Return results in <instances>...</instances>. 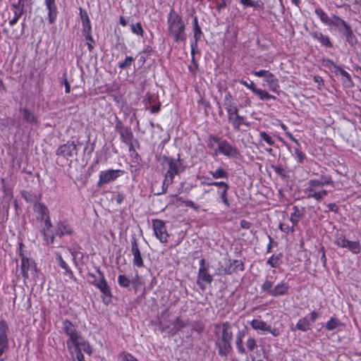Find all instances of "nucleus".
<instances>
[{
    "label": "nucleus",
    "mask_w": 361,
    "mask_h": 361,
    "mask_svg": "<svg viewBox=\"0 0 361 361\" xmlns=\"http://www.w3.org/2000/svg\"><path fill=\"white\" fill-rule=\"evenodd\" d=\"M293 212L290 214V220L293 224V226H297L300 218L302 217V214L298 207L296 206H294L293 207Z\"/></svg>",
    "instance_id": "obj_32"
},
{
    "label": "nucleus",
    "mask_w": 361,
    "mask_h": 361,
    "mask_svg": "<svg viewBox=\"0 0 361 361\" xmlns=\"http://www.w3.org/2000/svg\"><path fill=\"white\" fill-rule=\"evenodd\" d=\"M246 345L250 351H252L257 347L256 340L253 337H249L246 341Z\"/></svg>",
    "instance_id": "obj_48"
},
{
    "label": "nucleus",
    "mask_w": 361,
    "mask_h": 361,
    "mask_svg": "<svg viewBox=\"0 0 361 361\" xmlns=\"http://www.w3.org/2000/svg\"><path fill=\"white\" fill-rule=\"evenodd\" d=\"M149 109H148L152 114H157L160 111L161 103L159 101H155L152 104L149 105Z\"/></svg>",
    "instance_id": "obj_50"
},
{
    "label": "nucleus",
    "mask_w": 361,
    "mask_h": 361,
    "mask_svg": "<svg viewBox=\"0 0 361 361\" xmlns=\"http://www.w3.org/2000/svg\"><path fill=\"white\" fill-rule=\"evenodd\" d=\"M8 325L5 320L0 321V356L8 348V340L7 336Z\"/></svg>",
    "instance_id": "obj_13"
},
{
    "label": "nucleus",
    "mask_w": 361,
    "mask_h": 361,
    "mask_svg": "<svg viewBox=\"0 0 361 361\" xmlns=\"http://www.w3.org/2000/svg\"><path fill=\"white\" fill-rule=\"evenodd\" d=\"M57 259L59 262V265L64 269L65 272L64 274L72 277L73 276V271L68 267V264L63 259L62 257L60 255H57Z\"/></svg>",
    "instance_id": "obj_37"
},
{
    "label": "nucleus",
    "mask_w": 361,
    "mask_h": 361,
    "mask_svg": "<svg viewBox=\"0 0 361 361\" xmlns=\"http://www.w3.org/2000/svg\"><path fill=\"white\" fill-rule=\"evenodd\" d=\"M164 161L167 164L169 169L166 173L163 183V193L166 192L168 186L173 183V178L178 173V168L180 165L179 159L164 157Z\"/></svg>",
    "instance_id": "obj_6"
},
{
    "label": "nucleus",
    "mask_w": 361,
    "mask_h": 361,
    "mask_svg": "<svg viewBox=\"0 0 361 361\" xmlns=\"http://www.w3.org/2000/svg\"><path fill=\"white\" fill-rule=\"evenodd\" d=\"M265 81L269 85L272 91H276V89L279 87L278 79L273 73L269 72L265 78Z\"/></svg>",
    "instance_id": "obj_30"
},
{
    "label": "nucleus",
    "mask_w": 361,
    "mask_h": 361,
    "mask_svg": "<svg viewBox=\"0 0 361 361\" xmlns=\"http://www.w3.org/2000/svg\"><path fill=\"white\" fill-rule=\"evenodd\" d=\"M130 29L133 34L140 37L143 36L144 30L140 23L130 24Z\"/></svg>",
    "instance_id": "obj_43"
},
{
    "label": "nucleus",
    "mask_w": 361,
    "mask_h": 361,
    "mask_svg": "<svg viewBox=\"0 0 361 361\" xmlns=\"http://www.w3.org/2000/svg\"><path fill=\"white\" fill-rule=\"evenodd\" d=\"M215 345L221 356H227L232 350L231 341L233 338L232 326L230 322L214 324Z\"/></svg>",
    "instance_id": "obj_1"
},
{
    "label": "nucleus",
    "mask_w": 361,
    "mask_h": 361,
    "mask_svg": "<svg viewBox=\"0 0 361 361\" xmlns=\"http://www.w3.org/2000/svg\"><path fill=\"white\" fill-rule=\"evenodd\" d=\"M269 73V71L267 70H260V71H253V74L257 77H264V78L267 77L268 73Z\"/></svg>",
    "instance_id": "obj_58"
},
{
    "label": "nucleus",
    "mask_w": 361,
    "mask_h": 361,
    "mask_svg": "<svg viewBox=\"0 0 361 361\" xmlns=\"http://www.w3.org/2000/svg\"><path fill=\"white\" fill-rule=\"evenodd\" d=\"M343 326L341 321L336 317H331V319L326 323L325 329L327 331H333Z\"/></svg>",
    "instance_id": "obj_26"
},
{
    "label": "nucleus",
    "mask_w": 361,
    "mask_h": 361,
    "mask_svg": "<svg viewBox=\"0 0 361 361\" xmlns=\"http://www.w3.org/2000/svg\"><path fill=\"white\" fill-rule=\"evenodd\" d=\"M62 329L68 337L66 343L67 348L71 352H72L73 348L78 349L82 348L86 353L89 355L92 353L91 346L82 338L72 322L67 319L64 320L62 323Z\"/></svg>",
    "instance_id": "obj_2"
},
{
    "label": "nucleus",
    "mask_w": 361,
    "mask_h": 361,
    "mask_svg": "<svg viewBox=\"0 0 361 361\" xmlns=\"http://www.w3.org/2000/svg\"><path fill=\"white\" fill-rule=\"evenodd\" d=\"M21 256V271L25 279H28L30 271L32 273L36 272L35 263L32 260L26 257L24 255L20 254Z\"/></svg>",
    "instance_id": "obj_14"
},
{
    "label": "nucleus",
    "mask_w": 361,
    "mask_h": 361,
    "mask_svg": "<svg viewBox=\"0 0 361 361\" xmlns=\"http://www.w3.org/2000/svg\"><path fill=\"white\" fill-rule=\"evenodd\" d=\"M154 235L161 243H166L169 234L166 231L165 223L162 220L155 219L152 221Z\"/></svg>",
    "instance_id": "obj_9"
},
{
    "label": "nucleus",
    "mask_w": 361,
    "mask_h": 361,
    "mask_svg": "<svg viewBox=\"0 0 361 361\" xmlns=\"http://www.w3.org/2000/svg\"><path fill=\"white\" fill-rule=\"evenodd\" d=\"M228 188H223L221 190H219L217 191L218 194L219 195L220 197H221V200L222 201V202L226 206V207H229L230 206V203H229V201H228Z\"/></svg>",
    "instance_id": "obj_40"
},
{
    "label": "nucleus",
    "mask_w": 361,
    "mask_h": 361,
    "mask_svg": "<svg viewBox=\"0 0 361 361\" xmlns=\"http://www.w3.org/2000/svg\"><path fill=\"white\" fill-rule=\"evenodd\" d=\"M209 174L215 179L227 178L228 173L222 168H218L215 171H210Z\"/></svg>",
    "instance_id": "obj_33"
},
{
    "label": "nucleus",
    "mask_w": 361,
    "mask_h": 361,
    "mask_svg": "<svg viewBox=\"0 0 361 361\" xmlns=\"http://www.w3.org/2000/svg\"><path fill=\"white\" fill-rule=\"evenodd\" d=\"M131 253L133 256V264L134 266L142 268L144 267V262L141 255L140 250L138 247L137 240L133 238L131 241Z\"/></svg>",
    "instance_id": "obj_15"
},
{
    "label": "nucleus",
    "mask_w": 361,
    "mask_h": 361,
    "mask_svg": "<svg viewBox=\"0 0 361 361\" xmlns=\"http://www.w3.org/2000/svg\"><path fill=\"white\" fill-rule=\"evenodd\" d=\"M332 183L331 178L326 176H321L319 179H311L304 189V193L307 198H313L316 201L320 202L328 195V191L322 188L324 185H331Z\"/></svg>",
    "instance_id": "obj_3"
},
{
    "label": "nucleus",
    "mask_w": 361,
    "mask_h": 361,
    "mask_svg": "<svg viewBox=\"0 0 361 361\" xmlns=\"http://www.w3.org/2000/svg\"><path fill=\"white\" fill-rule=\"evenodd\" d=\"M290 286L284 281H281L274 286V283L271 281H265L261 286L263 292L273 296L279 297L288 294Z\"/></svg>",
    "instance_id": "obj_5"
},
{
    "label": "nucleus",
    "mask_w": 361,
    "mask_h": 361,
    "mask_svg": "<svg viewBox=\"0 0 361 361\" xmlns=\"http://www.w3.org/2000/svg\"><path fill=\"white\" fill-rule=\"evenodd\" d=\"M124 198V195L122 192H118L116 197V202L118 204H121L123 202Z\"/></svg>",
    "instance_id": "obj_61"
},
{
    "label": "nucleus",
    "mask_w": 361,
    "mask_h": 361,
    "mask_svg": "<svg viewBox=\"0 0 361 361\" xmlns=\"http://www.w3.org/2000/svg\"><path fill=\"white\" fill-rule=\"evenodd\" d=\"M281 254H279L277 255H273L268 259L267 264L270 265L271 267L277 268L281 264Z\"/></svg>",
    "instance_id": "obj_35"
},
{
    "label": "nucleus",
    "mask_w": 361,
    "mask_h": 361,
    "mask_svg": "<svg viewBox=\"0 0 361 361\" xmlns=\"http://www.w3.org/2000/svg\"><path fill=\"white\" fill-rule=\"evenodd\" d=\"M235 339H236L235 343H236V347H237L238 351L240 354L245 353V350L243 345V339L240 338H237V337Z\"/></svg>",
    "instance_id": "obj_53"
},
{
    "label": "nucleus",
    "mask_w": 361,
    "mask_h": 361,
    "mask_svg": "<svg viewBox=\"0 0 361 361\" xmlns=\"http://www.w3.org/2000/svg\"><path fill=\"white\" fill-rule=\"evenodd\" d=\"M169 35L176 42L186 39L185 25L182 17L174 10H171L167 18Z\"/></svg>",
    "instance_id": "obj_4"
},
{
    "label": "nucleus",
    "mask_w": 361,
    "mask_h": 361,
    "mask_svg": "<svg viewBox=\"0 0 361 361\" xmlns=\"http://www.w3.org/2000/svg\"><path fill=\"white\" fill-rule=\"evenodd\" d=\"M330 25L336 27L343 35L351 27L348 23L336 15L331 16Z\"/></svg>",
    "instance_id": "obj_17"
},
{
    "label": "nucleus",
    "mask_w": 361,
    "mask_h": 361,
    "mask_svg": "<svg viewBox=\"0 0 361 361\" xmlns=\"http://www.w3.org/2000/svg\"><path fill=\"white\" fill-rule=\"evenodd\" d=\"M88 276L94 279V280L91 281L92 284L94 286H95V283H99V282L104 278V274L99 269H97V274L89 273Z\"/></svg>",
    "instance_id": "obj_41"
},
{
    "label": "nucleus",
    "mask_w": 361,
    "mask_h": 361,
    "mask_svg": "<svg viewBox=\"0 0 361 361\" xmlns=\"http://www.w3.org/2000/svg\"><path fill=\"white\" fill-rule=\"evenodd\" d=\"M23 119L31 124L37 123V118L35 116L27 109H23L22 110Z\"/></svg>",
    "instance_id": "obj_34"
},
{
    "label": "nucleus",
    "mask_w": 361,
    "mask_h": 361,
    "mask_svg": "<svg viewBox=\"0 0 361 361\" xmlns=\"http://www.w3.org/2000/svg\"><path fill=\"white\" fill-rule=\"evenodd\" d=\"M227 112H228V114L229 121H231L233 118H234V117L236 116L238 114V109H237L236 106H234L232 108L229 109L227 111Z\"/></svg>",
    "instance_id": "obj_55"
},
{
    "label": "nucleus",
    "mask_w": 361,
    "mask_h": 361,
    "mask_svg": "<svg viewBox=\"0 0 361 361\" xmlns=\"http://www.w3.org/2000/svg\"><path fill=\"white\" fill-rule=\"evenodd\" d=\"M217 149L220 153L227 157H235L238 154V150L226 142H219Z\"/></svg>",
    "instance_id": "obj_19"
},
{
    "label": "nucleus",
    "mask_w": 361,
    "mask_h": 361,
    "mask_svg": "<svg viewBox=\"0 0 361 361\" xmlns=\"http://www.w3.org/2000/svg\"><path fill=\"white\" fill-rule=\"evenodd\" d=\"M43 233V235H44V238L47 243V245L49 244H51L54 243V236L53 235H49L48 233H46V231L45 229L43 230L42 231Z\"/></svg>",
    "instance_id": "obj_57"
},
{
    "label": "nucleus",
    "mask_w": 361,
    "mask_h": 361,
    "mask_svg": "<svg viewBox=\"0 0 361 361\" xmlns=\"http://www.w3.org/2000/svg\"><path fill=\"white\" fill-rule=\"evenodd\" d=\"M44 2L48 10L49 23L52 24L55 22L58 13L56 0H44Z\"/></svg>",
    "instance_id": "obj_20"
},
{
    "label": "nucleus",
    "mask_w": 361,
    "mask_h": 361,
    "mask_svg": "<svg viewBox=\"0 0 361 361\" xmlns=\"http://www.w3.org/2000/svg\"><path fill=\"white\" fill-rule=\"evenodd\" d=\"M334 72L336 75L340 74L341 75V81L344 87L351 88L354 86L351 75L343 68L340 66H335Z\"/></svg>",
    "instance_id": "obj_18"
},
{
    "label": "nucleus",
    "mask_w": 361,
    "mask_h": 361,
    "mask_svg": "<svg viewBox=\"0 0 361 361\" xmlns=\"http://www.w3.org/2000/svg\"><path fill=\"white\" fill-rule=\"evenodd\" d=\"M133 61H134V59L133 56H127L126 58V59L124 60V61H123L118 64V67L121 69L127 68L131 66Z\"/></svg>",
    "instance_id": "obj_45"
},
{
    "label": "nucleus",
    "mask_w": 361,
    "mask_h": 361,
    "mask_svg": "<svg viewBox=\"0 0 361 361\" xmlns=\"http://www.w3.org/2000/svg\"><path fill=\"white\" fill-rule=\"evenodd\" d=\"M118 282L121 286L124 288H128L130 285V280L125 275H119Z\"/></svg>",
    "instance_id": "obj_44"
},
{
    "label": "nucleus",
    "mask_w": 361,
    "mask_h": 361,
    "mask_svg": "<svg viewBox=\"0 0 361 361\" xmlns=\"http://www.w3.org/2000/svg\"><path fill=\"white\" fill-rule=\"evenodd\" d=\"M229 262L230 267L228 269L225 270V274H229L235 271H243L244 269L243 264L240 260H233L232 262L229 261Z\"/></svg>",
    "instance_id": "obj_27"
},
{
    "label": "nucleus",
    "mask_w": 361,
    "mask_h": 361,
    "mask_svg": "<svg viewBox=\"0 0 361 361\" xmlns=\"http://www.w3.org/2000/svg\"><path fill=\"white\" fill-rule=\"evenodd\" d=\"M213 281L212 276L208 272V268L199 269L197 283L202 290L205 289L203 283H211Z\"/></svg>",
    "instance_id": "obj_16"
},
{
    "label": "nucleus",
    "mask_w": 361,
    "mask_h": 361,
    "mask_svg": "<svg viewBox=\"0 0 361 361\" xmlns=\"http://www.w3.org/2000/svg\"><path fill=\"white\" fill-rule=\"evenodd\" d=\"M80 10V16L82 20V26H83V33L85 37V39L88 41H91L94 42V39L91 35V23L89 16L86 11H85L81 7L79 8Z\"/></svg>",
    "instance_id": "obj_12"
},
{
    "label": "nucleus",
    "mask_w": 361,
    "mask_h": 361,
    "mask_svg": "<svg viewBox=\"0 0 361 361\" xmlns=\"http://www.w3.org/2000/svg\"><path fill=\"white\" fill-rule=\"evenodd\" d=\"M71 228L66 222H59L57 224L56 230V235L61 236L63 235L71 234Z\"/></svg>",
    "instance_id": "obj_25"
},
{
    "label": "nucleus",
    "mask_w": 361,
    "mask_h": 361,
    "mask_svg": "<svg viewBox=\"0 0 361 361\" xmlns=\"http://www.w3.org/2000/svg\"><path fill=\"white\" fill-rule=\"evenodd\" d=\"M253 92L257 94L262 100H269L270 99H275L276 97L273 95L269 94L267 91L261 89H254Z\"/></svg>",
    "instance_id": "obj_38"
},
{
    "label": "nucleus",
    "mask_w": 361,
    "mask_h": 361,
    "mask_svg": "<svg viewBox=\"0 0 361 361\" xmlns=\"http://www.w3.org/2000/svg\"><path fill=\"white\" fill-rule=\"evenodd\" d=\"M118 361H138V360L130 353L123 351L118 354Z\"/></svg>",
    "instance_id": "obj_39"
},
{
    "label": "nucleus",
    "mask_w": 361,
    "mask_h": 361,
    "mask_svg": "<svg viewBox=\"0 0 361 361\" xmlns=\"http://www.w3.org/2000/svg\"><path fill=\"white\" fill-rule=\"evenodd\" d=\"M231 121L235 128H239L240 125L244 123V118L238 114Z\"/></svg>",
    "instance_id": "obj_49"
},
{
    "label": "nucleus",
    "mask_w": 361,
    "mask_h": 361,
    "mask_svg": "<svg viewBox=\"0 0 361 361\" xmlns=\"http://www.w3.org/2000/svg\"><path fill=\"white\" fill-rule=\"evenodd\" d=\"M315 13L324 24L330 25L331 17H329L328 15L321 8H316Z\"/></svg>",
    "instance_id": "obj_31"
},
{
    "label": "nucleus",
    "mask_w": 361,
    "mask_h": 361,
    "mask_svg": "<svg viewBox=\"0 0 361 361\" xmlns=\"http://www.w3.org/2000/svg\"><path fill=\"white\" fill-rule=\"evenodd\" d=\"M250 324L252 328L257 331L258 333L262 332L264 334L267 331H270V325L267 324V322L258 319H252L250 322Z\"/></svg>",
    "instance_id": "obj_22"
},
{
    "label": "nucleus",
    "mask_w": 361,
    "mask_h": 361,
    "mask_svg": "<svg viewBox=\"0 0 361 361\" xmlns=\"http://www.w3.org/2000/svg\"><path fill=\"white\" fill-rule=\"evenodd\" d=\"M123 174V171L120 169H109L106 171H102L99 175L97 185L101 187L104 185L113 182Z\"/></svg>",
    "instance_id": "obj_8"
},
{
    "label": "nucleus",
    "mask_w": 361,
    "mask_h": 361,
    "mask_svg": "<svg viewBox=\"0 0 361 361\" xmlns=\"http://www.w3.org/2000/svg\"><path fill=\"white\" fill-rule=\"evenodd\" d=\"M310 35L314 39L318 40L322 46L328 48H331L333 47V44L330 41L329 37L328 36L324 35L322 32H310Z\"/></svg>",
    "instance_id": "obj_23"
},
{
    "label": "nucleus",
    "mask_w": 361,
    "mask_h": 361,
    "mask_svg": "<svg viewBox=\"0 0 361 361\" xmlns=\"http://www.w3.org/2000/svg\"><path fill=\"white\" fill-rule=\"evenodd\" d=\"M43 221H44L45 227L47 229H49L51 227V220L49 218V215L48 216L44 218Z\"/></svg>",
    "instance_id": "obj_62"
},
{
    "label": "nucleus",
    "mask_w": 361,
    "mask_h": 361,
    "mask_svg": "<svg viewBox=\"0 0 361 361\" xmlns=\"http://www.w3.org/2000/svg\"><path fill=\"white\" fill-rule=\"evenodd\" d=\"M95 286L99 289V290L105 295H110L111 290L107 285L105 278L99 282V283H95Z\"/></svg>",
    "instance_id": "obj_36"
},
{
    "label": "nucleus",
    "mask_w": 361,
    "mask_h": 361,
    "mask_svg": "<svg viewBox=\"0 0 361 361\" xmlns=\"http://www.w3.org/2000/svg\"><path fill=\"white\" fill-rule=\"evenodd\" d=\"M295 154L296 157L298 158V161L300 163L303 162L304 159H305V155L300 150H299L298 149H296L295 151Z\"/></svg>",
    "instance_id": "obj_59"
},
{
    "label": "nucleus",
    "mask_w": 361,
    "mask_h": 361,
    "mask_svg": "<svg viewBox=\"0 0 361 361\" xmlns=\"http://www.w3.org/2000/svg\"><path fill=\"white\" fill-rule=\"evenodd\" d=\"M294 227L295 226H293V225L292 227L290 228L288 224H280V225H279L280 230L286 233H289L290 232H293Z\"/></svg>",
    "instance_id": "obj_54"
},
{
    "label": "nucleus",
    "mask_w": 361,
    "mask_h": 361,
    "mask_svg": "<svg viewBox=\"0 0 361 361\" xmlns=\"http://www.w3.org/2000/svg\"><path fill=\"white\" fill-rule=\"evenodd\" d=\"M34 210L40 215L41 220L49 216V210L44 204L36 203L34 205Z\"/></svg>",
    "instance_id": "obj_28"
},
{
    "label": "nucleus",
    "mask_w": 361,
    "mask_h": 361,
    "mask_svg": "<svg viewBox=\"0 0 361 361\" xmlns=\"http://www.w3.org/2000/svg\"><path fill=\"white\" fill-rule=\"evenodd\" d=\"M183 204L185 206L192 208L195 211H197L199 209V207L195 204V202L192 200H187L183 201Z\"/></svg>",
    "instance_id": "obj_56"
},
{
    "label": "nucleus",
    "mask_w": 361,
    "mask_h": 361,
    "mask_svg": "<svg viewBox=\"0 0 361 361\" xmlns=\"http://www.w3.org/2000/svg\"><path fill=\"white\" fill-rule=\"evenodd\" d=\"M327 207L329 209V210L331 212H338V206L334 203H330L327 205Z\"/></svg>",
    "instance_id": "obj_64"
},
{
    "label": "nucleus",
    "mask_w": 361,
    "mask_h": 361,
    "mask_svg": "<svg viewBox=\"0 0 361 361\" xmlns=\"http://www.w3.org/2000/svg\"><path fill=\"white\" fill-rule=\"evenodd\" d=\"M205 185H214L219 188V190L222 189L223 188H229L227 183L224 181H215V182H208V183H203Z\"/></svg>",
    "instance_id": "obj_47"
},
{
    "label": "nucleus",
    "mask_w": 361,
    "mask_h": 361,
    "mask_svg": "<svg viewBox=\"0 0 361 361\" xmlns=\"http://www.w3.org/2000/svg\"><path fill=\"white\" fill-rule=\"evenodd\" d=\"M193 32L195 40L191 43L192 54L194 53V51L197 49V42L201 39V37L202 35V32L201 27L198 24L197 18L196 16H195L193 19Z\"/></svg>",
    "instance_id": "obj_21"
},
{
    "label": "nucleus",
    "mask_w": 361,
    "mask_h": 361,
    "mask_svg": "<svg viewBox=\"0 0 361 361\" xmlns=\"http://www.w3.org/2000/svg\"><path fill=\"white\" fill-rule=\"evenodd\" d=\"M334 243L342 248H346L353 254H358L361 251V246L358 241H350L346 239L342 233H337Z\"/></svg>",
    "instance_id": "obj_7"
},
{
    "label": "nucleus",
    "mask_w": 361,
    "mask_h": 361,
    "mask_svg": "<svg viewBox=\"0 0 361 361\" xmlns=\"http://www.w3.org/2000/svg\"><path fill=\"white\" fill-rule=\"evenodd\" d=\"M160 325L163 329H170L172 334H176L185 326V323L178 317H176L169 322H166L164 319H161Z\"/></svg>",
    "instance_id": "obj_11"
},
{
    "label": "nucleus",
    "mask_w": 361,
    "mask_h": 361,
    "mask_svg": "<svg viewBox=\"0 0 361 361\" xmlns=\"http://www.w3.org/2000/svg\"><path fill=\"white\" fill-rule=\"evenodd\" d=\"M77 147L74 142H68L67 143L60 146L56 152L59 157H62L66 159L73 158L77 154Z\"/></svg>",
    "instance_id": "obj_10"
},
{
    "label": "nucleus",
    "mask_w": 361,
    "mask_h": 361,
    "mask_svg": "<svg viewBox=\"0 0 361 361\" xmlns=\"http://www.w3.org/2000/svg\"><path fill=\"white\" fill-rule=\"evenodd\" d=\"M319 317V314L318 312L313 311L310 313V319L312 322H314L316 319Z\"/></svg>",
    "instance_id": "obj_63"
},
{
    "label": "nucleus",
    "mask_w": 361,
    "mask_h": 361,
    "mask_svg": "<svg viewBox=\"0 0 361 361\" xmlns=\"http://www.w3.org/2000/svg\"><path fill=\"white\" fill-rule=\"evenodd\" d=\"M345 37L346 41L351 46H353L357 43V39L353 32L351 27L343 35Z\"/></svg>",
    "instance_id": "obj_42"
},
{
    "label": "nucleus",
    "mask_w": 361,
    "mask_h": 361,
    "mask_svg": "<svg viewBox=\"0 0 361 361\" xmlns=\"http://www.w3.org/2000/svg\"><path fill=\"white\" fill-rule=\"evenodd\" d=\"M25 0H18L16 3H13L11 5V10L14 16L19 18H21L25 12Z\"/></svg>",
    "instance_id": "obj_24"
},
{
    "label": "nucleus",
    "mask_w": 361,
    "mask_h": 361,
    "mask_svg": "<svg viewBox=\"0 0 361 361\" xmlns=\"http://www.w3.org/2000/svg\"><path fill=\"white\" fill-rule=\"evenodd\" d=\"M296 329L301 331H307L311 329V324L307 317L300 318L296 324Z\"/></svg>",
    "instance_id": "obj_29"
},
{
    "label": "nucleus",
    "mask_w": 361,
    "mask_h": 361,
    "mask_svg": "<svg viewBox=\"0 0 361 361\" xmlns=\"http://www.w3.org/2000/svg\"><path fill=\"white\" fill-rule=\"evenodd\" d=\"M224 106L226 111H228L229 109L232 108L233 106H235L232 103V101L231 99V95L228 94L226 95L224 102Z\"/></svg>",
    "instance_id": "obj_52"
},
{
    "label": "nucleus",
    "mask_w": 361,
    "mask_h": 361,
    "mask_svg": "<svg viewBox=\"0 0 361 361\" xmlns=\"http://www.w3.org/2000/svg\"><path fill=\"white\" fill-rule=\"evenodd\" d=\"M240 83L247 87V88L250 89L252 92L254 89H257L255 87V83L252 81H250V82H247V81L241 80Z\"/></svg>",
    "instance_id": "obj_60"
},
{
    "label": "nucleus",
    "mask_w": 361,
    "mask_h": 361,
    "mask_svg": "<svg viewBox=\"0 0 361 361\" xmlns=\"http://www.w3.org/2000/svg\"><path fill=\"white\" fill-rule=\"evenodd\" d=\"M72 351L75 352V357H76V359L78 360V361H85V357H84L83 354L82 353V351H83V349L82 348H79V349H78L76 348H73Z\"/></svg>",
    "instance_id": "obj_51"
},
{
    "label": "nucleus",
    "mask_w": 361,
    "mask_h": 361,
    "mask_svg": "<svg viewBox=\"0 0 361 361\" xmlns=\"http://www.w3.org/2000/svg\"><path fill=\"white\" fill-rule=\"evenodd\" d=\"M157 98L156 97H154L152 95L149 94V93H147L145 98H144V103H145V108L146 109H149V105H151L154 102H155V101H157Z\"/></svg>",
    "instance_id": "obj_46"
}]
</instances>
